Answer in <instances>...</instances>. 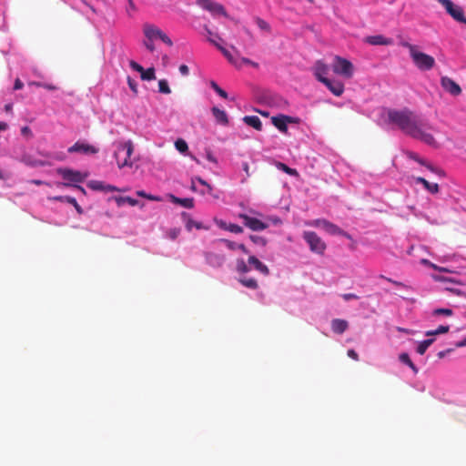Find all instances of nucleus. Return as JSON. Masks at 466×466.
Instances as JSON below:
<instances>
[{"mask_svg":"<svg viewBox=\"0 0 466 466\" xmlns=\"http://www.w3.org/2000/svg\"><path fill=\"white\" fill-rule=\"evenodd\" d=\"M388 117L390 123L395 124L406 135L433 147H439L433 135L430 133L435 128L428 119L408 108L389 110Z\"/></svg>","mask_w":466,"mask_h":466,"instance_id":"obj_1","label":"nucleus"},{"mask_svg":"<svg viewBox=\"0 0 466 466\" xmlns=\"http://www.w3.org/2000/svg\"><path fill=\"white\" fill-rule=\"evenodd\" d=\"M400 46L410 52V56L415 66L420 71H429L435 66V59L433 56L419 50V47L409 42L402 41Z\"/></svg>","mask_w":466,"mask_h":466,"instance_id":"obj_2","label":"nucleus"},{"mask_svg":"<svg viewBox=\"0 0 466 466\" xmlns=\"http://www.w3.org/2000/svg\"><path fill=\"white\" fill-rule=\"evenodd\" d=\"M116 149L114 152V157L116 160L119 168L132 167L136 159L132 158L134 153V144L131 140L116 143Z\"/></svg>","mask_w":466,"mask_h":466,"instance_id":"obj_3","label":"nucleus"},{"mask_svg":"<svg viewBox=\"0 0 466 466\" xmlns=\"http://www.w3.org/2000/svg\"><path fill=\"white\" fill-rule=\"evenodd\" d=\"M208 41L214 45L226 56L228 62L233 64L235 66L240 67L243 64H247L258 67V65L257 63L249 60L248 58L240 57L238 51H236V56H234L219 43L213 41L212 38H208Z\"/></svg>","mask_w":466,"mask_h":466,"instance_id":"obj_4","label":"nucleus"},{"mask_svg":"<svg viewBox=\"0 0 466 466\" xmlns=\"http://www.w3.org/2000/svg\"><path fill=\"white\" fill-rule=\"evenodd\" d=\"M332 69L335 74L342 76L345 78H351L354 73V66L352 63L339 56L334 57Z\"/></svg>","mask_w":466,"mask_h":466,"instance_id":"obj_5","label":"nucleus"},{"mask_svg":"<svg viewBox=\"0 0 466 466\" xmlns=\"http://www.w3.org/2000/svg\"><path fill=\"white\" fill-rule=\"evenodd\" d=\"M303 238L309 247L310 251L322 255L327 248L326 243L314 231H305Z\"/></svg>","mask_w":466,"mask_h":466,"instance_id":"obj_6","label":"nucleus"},{"mask_svg":"<svg viewBox=\"0 0 466 466\" xmlns=\"http://www.w3.org/2000/svg\"><path fill=\"white\" fill-rule=\"evenodd\" d=\"M446 10V12L457 22L466 25V17L462 7L453 4L451 0H436Z\"/></svg>","mask_w":466,"mask_h":466,"instance_id":"obj_7","label":"nucleus"},{"mask_svg":"<svg viewBox=\"0 0 466 466\" xmlns=\"http://www.w3.org/2000/svg\"><path fill=\"white\" fill-rule=\"evenodd\" d=\"M143 32L146 37L150 41L159 38L169 46L173 45L172 40L161 29L153 25L145 24L143 26Z\"/></svg>","mask_w":466,"mask_h":466,"instance_id":"obj_8","label":"nucleus"},{"mask_svg":"<svg viewBox=\"0 0 466 466\" xmlns=\"http://www.w3.org/2000/svg\"><path fill=\"white\" fill-rule=\"evenodd\" d=\"M197 5L201 8L208 11L213 15H221L225 17L228 16V13L225 7L219 3L214 2L212 0H197Z\"/></svg>","mask_w":466,"mask_h":466,"instance_id":"obj_9","label":"nucleus"},{"mask_svg":"<svg viewBox=\"0 0 466 466\" xmlns=\"http://www.w3.org/2000/svg\"><path fill=\"white\" fill-rule=\"evenodd\" d=\"M238 218L242 219L243 224L253 231H261L266 229L268 225L258 218L248 216L245 213H240Z\"/></svg>","mask_w":466,"mask_h":466,"instance_id":"obj_10","label":"nucleus"},{"mask_svg":"<svg viewBox=\"0 0 466 466\" xmlns=\"http://www.w3.org/2000/svg\"><path fill=\"white\" fill-rule=\"evenodd\" d=\"M57 173L69 182L81 183L87 177L86 174H82L80 171L69 169V168H59Z\"/></svg>","mask_w":466,"mask_h":466,"instance_id":"obj_11","label":"nucleus"},{"mask_svg":"<svg viewBox=\"0 0 466 466\" xmlns=\"http://www.w3.org/2000/svg\"><path fill=\"white\" fill-rule=\"evenodd\" d=\"M69 153H81L85 155H95L98 148L85 142L77 141L67 150Z\"/></svg>","mask_w":466,"mask_h":466,"instance_id":"obj_12","label":"nucleus"},{"mask_svg":"<svg viewBox=\"0 0 466 466\" xmlns=\"http://www.w3.org/2000/svg\"><path fill=\"white\" fill-rule=\"evenodd\" d=\"M441 85L442 88L452 96H459L461 94V86L451 78L442 76L441 78Z\"/></svg>","mask_w":466,"mask_h":466,"instance_id":"obj_13","label":"nucleus"},{"mask_svg":"<svg viewBox=\"0 0 466 466\" xmlns=\"http://www.w3.org/2000/svg\"><path fill=\"white\" fill-rule=\"evenodd\" d=\"M272 124L282 133H287L288 123H293V118L286 115H279L271 117Z\"/></svg>","mask_w":466,"mask_h":466,"instance_id":"obj_14","label":"nucleus"},{"mask_svg":"<svg viewBox=\"0 0 466 466\" xmlns=\"http://www.w3.org/2000/svg\"><path fill=\"white\" fill-rule=\"evenodd\" d=\"M204 257L207 263L213 268H220L224 265L226 258L222 254L215 252H205Z\"/></svg>","mask_w":466,"mask_h":466,"instance_id":"obj_15","label":"nucleus"},{"mask_svg":"<svg viewBox=\"0 0 466 466\" xmlns=\"http://www.w3.org/2000/svg\"><path fill=\"white\" fill-rule=\"evenodd\" d=\"M321 83L324 84L329 90L337 96H339L344 92V85L337 80L321 79Z\"/></svg>","mask_w":466,"mask_h":466,"instance_id":"obj_16","label":"nucleus"},{"mask_svg":"<svg viewBox=\"0 0 466 466\" xmlns=\"http://www.w3.org/2000/svg\"><path fill=\"white\" fill-rule=\"evenodd\" d=\"M366 41L373 46H390L393 43L391 38L385 37L381 35L368 36Z\"/></svg>","mask_w":466,"mask_h":466,"instance_id":"obj_17","label":"nucleus"},{"mask_svg":"<svg viewBox=\"0 0 466 466\" xmlns=\"http://www.w3.org/2000/svg\"><path fill=\"white\" fill-rule=\"evenodd\" d=\"M349 328V322L342 319H334L331 320V329L336 334L344 333Z\"/></svg>","mask_w":466,"mask_h":466,"instance_id":"obj_18","label":"nucleus"},{"mask_svg":"<svg viewBox=\"0 0 466 466\" xmlns=\"http://www.w3.org/2000/svg\"><path fill=\"white\" fill-rule=\"evenodd\" d=\"M249 265L253 266V268L260 272L261 274L268 276L269 274V269L267 265L263 264L258 258L255 256H250L248 259Z\"/></svg>","mask_w":466,"mask_h":466,"instance_id":"obj_19","label":"nucleus"},{"mask_svg":"<svg viewBox=\"0 0 466 466\" xmlns=\"http://www.w3.org/2000/svg\"><path fill=\"white\" fill-rule=\"evenodd\" d=\"M329 72V67L321 61H317L314 66V75L316 78L321 82V79H327L326 75Z\"/></svg>","mask_w":466,"mask_h":466,"instance_id":"obj_20","label":"nucleus"},{"mask_svg":"<svg viewBox=\"0 0 466 466\" xmlns=\"http://www.w3.org/2000/svg\"><path fill=\"white\" fill-rule=\"evenodd\" d=\"M88 186L95 190H101V191H107V192H113V191H122L121 189L117 188L115 186L112 185H106L101 181H90L88 183Z\"/></svg>","mask_w":466,"mask_h":466,"instance_id":"obj_21","label":"nucleus"},{"mask_svg":"<svg viewBox=\"0 0 466 466\" xmlns=\"http://www.w3.org/2000/svg\"><path fill=\"white\" fill-rule=\"evenodd\" d=\"M211 111L218 123L224 126H227L228 124V115L224 110H221L217 106H213Z\"/></svg>","mask_w":466,"mask_h":466,"instance_id":"obj_22","label":"nucleus"},{"mask_svg":"<svg viewBox=\"0 0 466 466\" xmlns=\"http://www.w3.org/2000/svg\"><path fill=\"white\" fill-rule=\"evenodd\" d=\"M169 199L174 203L180 205L187 208H194V199L192 198H177L172 194L169 195Z\"/></svg>","mask_w":466,"mask_h":466,"instance_id":"obj_23","label":"nucleus"},{"mask_svg":"<svg viewBox=\"0 0 466 466\" xmlns=\"http://www.w3.org/2000/svg\"><path fill=\"white\" fill-rule=\"evenodd\" d=\"M51 199L56 200V201L67 202V203H69V204L74 206V208H76V212L78 214H82L83 213V208L78 205V203L76 202V198H73V197H69V196H57V197L52 198Z\"/></svg>","mask_w":466,"mask_h":466,"instance_id":"obj_24","label":"nucleus"},{"mask_svg":"<svg viewBox=\"0 0 466 466\" xmlns=\"http://www.w3.org/2000/svg\"><path fill=\"white\" fill-rule=\"evenodd\" d=\"M243 121L245 124L252 127L256 130L260 131L262 129V122L257 116H246L243 117Z\"/></svg>","mask_w":466,"mask_h":466,"instance_id":"obj_25","label":"nucleus"},{"mask_svg":"<svg viewBox=\"0 0 466 466\" xmlns=\"http://www.w3.org/2000/svg\"><path fill=\"white\" fill-rule=\"evenodd\" d=\"M417 183L422 184L424 187L431 193H438L439 192V185L436 183H430L428 180L421 177H418L415 178Z\"/></svg>","mask_w":466,"mask_h":466,"instance_id":"obj_26","label":"nucleus"},{"mask_svg":"<svg viewBox=\"0 0 466 466\" xmlns=\"http://www.w3.org/2000/svg\"><path fill=\"white\" fill-rule=\"evenodd\" d=\"M114 199L118 207H122L125 204L134 207L138 204V201L131 197H114Z\"/></svg>","mask_w":466,"mask_h":466,"instance_id":"obj_27","label":"nucleus"},{"mask_svg":"<svg viewBox=\"0 0 466 466\" xmlns=\"http://www.w3.org/2000/svg\"><path fill=\"white\" fill-rule=\"evenodd\" d=\"M325 231L330 235H341L347 238H350V236L346 231H344L343 229H341L337 225L331 222L329 223V227Z\"/></svg>","mask_w":466,"mask_h":466,"instance_id":"obj_28","label":"nucleus"},{"mask_svg":"<svg viewBox=\"0 0 466 466\" xmlns=\"http://www.w3.org/2000/svg\"><path fill=\"white\" fill-rule=\"evenodd\" d=\"M182 217L186 222V228L188 231H190L193 227H195L198 229L202 228V225L198 222L194 221L187 212H182Z\"/></svg>","mask_w":466,"mask_h":466,"instance_id":"obj_29","label":"nucleus"},{"mask_svg":"<svg viewBox=\"0 0 466 466\" xmlns=\"http://www.w3.org/2000/svg\"><path fill=\"white\" fill-rule=\"evenodd\" d=\"M238 281L246 288L250 289H257L258 288V282L253 278H240Z\"/></svg>","mask_w":466,"mask_h":466,"instance_id":"obj_30","label":"nucleus"},{"mask_svg":"<svg viewBox=\"0 0 466 466\" xmlns=\"http://www.w3.org/2000/svg\"><path fill=\"white\" fill-rule=\"evenodd\" d=\"M399 359H400V360L402 363H404V364L408 365V366L412 370V371H413L415 374H416V373H418V368H417V367L414 365V363L411 361V360H410V356H409V354H408V353H406V352L401 353V354L399 356Z\"/></svg>","mask_w":466,"mask_h":466,"instance_id":"obj_31","label":"nucleus"},{"mask_svg":"<svg viewBox=\"0 0 466 466\" xmlns=\"http://www.w3.org/2000/svg\"><path fill=\"white\" fill-rule=\"evenodd\" d=\"M140 76L142 80L151 81L156 79V74L154 67H149L147 69H144L140 72Z\"/></svg>","mask_w":466,"mask_h":466,"instance_id":"obj_32","label":"nucleus"},{"mask_svg":"<svg viewBox=\"0 0 466 466\" xmlns=\"http://www.w3.org/2000/svg\"><path fill=\"white\" fill-rule=\"evenodd\" d=\"M433 341L434 339H428L421 341L417 347V352L420 355H423L426 352L427 349L433 343Z\"/></svg>","mask_w":466,"mask_h":466,"instance_id":"obj_33","label":"nucleus"},{"mask_svg":"<svg viewBox=\"0 0 466 466\" xmlns=\"http://www.w3.org/2000/svg\"><path fill=\"white\" fill-rule=\"evenodd\" d=\"M255 22L258 25V27L262 30V31H265L267 33H270L271 32V26L269 25V24L265 21L264 19L260 18V17H256L255 18Z\"/></svg>","mask_w":466,"mask_h":466,"instance_id":"obj_34","label":"nucleus"},{"mask_svg":"<svg viewBox=\"0 0 466 466\" xmlns=\"http://www.w3.org/2000/svg\"><path fill=\"white\" fill-rule=\"evenodd\" d=\"M175 147H176V149L177 151H179L182 154L187 153V150H188V147H187V142L184 139H182V138H178V139L176 140Z\"/></svg>","mask_w":466,"mask_h":466,"instance_id":"obj_35","label":"nucleus"},{"mask_svg":"<svg viewBox=\"0 0 466 466\" xmlns=\"http://www.w3.org/2000/svg\"><path fill=\"white\" fill-rule=\"evenodd\" d=\"M409 157L410 158L417 161L418 163H420V165H423L425 166L427 168H429L430 170L431 171H434V168L431 165V164H428L426 163L422 158H420L416 153H413V152H410L409 153Z\"/></svg>","mask_w":466,"mask_h":466,"instance_id":"obj_36","label":"nucleus"},{"mask_svg":"<svg viewBox=\"0 0 466 466\" xmlns=\"http://www.w3.org/2000/svg\"><path fill=\"white\" fill-rule=\"evenodd\" d=\"M237 271L238 273L244 274L249 271L248 266L246 264L244 259L239 258L237 260V266H236Z\"/></svg>","mask_w":466,"mask_h":466,"instance_id":"obj_37","label":"nucleus"},{"mask_svg":"<svg viewBox=\"0 0 466 466\" xmlns=\"http://www.w3.org/2000/svg\"><path fill=\"white\" fill-rule=\"evenodd\" d=\"M249 239L256 245L265 247L268 243L267 239L263 237L257 235H250Z\"/></svg>","mask_w":466,"mask_h":466,"instance_id":"obj_38","label":"nucleus"},{"mask_svg":"<svg viewBox=\"0 0 466 466\" xmlns=\"http://www.w3.org/2000/svg\"><path fill=\"white\" fill-rule=\"evenodd\" d=\"M158 88H159L160 93H163V94H170L171 93L168 83L166 79H161L158 81Z\"/></svg>","mask_w":466,"mask_h":466,"instance_id":"obj_39","label":"nucleus"},{"mask_svg":"<svg viewBox=\"0 0 466 466\" xmlns=\"http://www.w3.org/2000/svg\"><path fill=\"white\" fill-rule=\"evenodd\" d=\"M432 314L434 316L444 315L450 317L453 314V311L451 309H436L433 310Z\"/></svg>","mask_w":466,"mask_h":466,"instance_id":"obj_40","label":"nucleus"},{"mask_svg":"<svg viewBox=\"0 0 466 466\" xmlns=\"http://www.w3.org/2000/svg\"><path fill=\"white\" fill-rule=\"evenodd\" d=\"M137 196L145 198H147L148 200L161 201V198L160 197L147 194L145 191H137Z\"/></svg>","mask_w":466,"mask_h":466,"instance_id":"obj_41","label":"nucleus"},{"mask_svg":"<svg viewBox=\"0 0 466 466\" xmlns=\"http://www.w3.org/2000/svg\"><path fill=\"white\" fill-rule=\"evenodd\" d=\"M218 242L224 243L226 245V247L230 250L237 249L238 245L236 242H233V241H230V240H228L225 238L218 239Z\"/></svg>","mask_w":466,"mask_h":466,"instance_id":"obj_42","label":"nucleus"},{"mask_svg":"<svg viewBox=\"0 0 466 466\" xmlns=\"http://www.w3.org/2000/svg\"><path fill=\"white\" fill-rule=\"evenodd\" d=\"M278 167L279 169L283 170L284 172H286L289 175H298V172L296 169L290 168L283 163H279Z\"/></svg>","mask_w":466,"mask_h":466,"instance_id":"obj_43","label":"nucleus"},{"mask_svg":"<svg viewBox=\"0 0 466 466\" xmlns=\"http://www.w3.org/2000/svg\"><path fill=\"white\" fill-rule=\"evenodd\" d=\"M227 230L232 232V233H236V234H240L243 232V228L242 227L237 225V224H228V227L227 228Z\"/></svg>","mask_w":466,"mask_h":466,"instance_id":"obj_44","label":"nucleus"},{"mask_svg":"<svg viewBox=\"0 0 466 466\" xmlns=\"http://www.w3.org/2000/svg\"><path fill=\"white\" fill-rule=\"evenodd\" d=\"M22 161L24 163H25L26 165L33 166V167L43 165L42 162H40V161L31 160V158L29 157H27V156H24L22 157Z\"/></svg>","mask_w":466,"mask_h":466,"instance_id":"obj_45","label":"nucleus"},{"mask_svg":"<svg viewBox=\"0 0 466 466\" xmlns=\"http://www.w3.org/2000/svg\"><path fill=\"white\" fill-rule=\"evenodd\" d=\"M127 84L129 88L133 91L135 95L137 94V82L131 78L130 76H127Z\"/></svg>","mask_w":466,"mask_h":466,"instance_id":"obj_46","label":"nucleus"},{"mask_svg":"<svg viewBox=\"0 0 466 466\" xmlns=\"http://www.w3.org/2000/svg\"><path fill=\"white\" fill-rule=\"evenodd\" d=\"M32 85H35L36 86H40V87H44L47 90H56L57 89V87L52 84H45V83H40V82H34L32 83Z\"/></svg>","mask_w":466,"mask_h":466,"instance_id":"obj_47","label":"nucleus"},{"mask_svg":"<svg viewBox=\"0 0 466 466\" xmlns=\"http://www.w3.org/2000/svg\"><path fill=\"white\" fill-rule=\"evenodd\" d=\"M179 234H180V229L177 228H171L167 231L168 238L173 240L176 239Z\"/></svg>","mask_w":466,"mask_h":466,"instance_id":"obj_48","label":"nucleus"},{"mask_svg":"<svg viewBox=\"0 0 466 466\" xmlns=\"http://www.w3.org/2000/svg\"><path fill=\"white\" fill-rule=\"evenodd\" d=\"M385 279L388 281V282H390L392 283L393 285H395L396 287H401L403 289H410L411 288L402 282H400V281H396V280H393L390 278H385Z\"/></svg>","mask_w":466,"mask_h":466,"instance_id":"obj_49","label":"nucleus"},{"mask_svg":"<svg viewBox=\"0 0 466 466\" xmlns=\"http://www.w3.org/2000/svg\"><path fill=\"white\" fill-rule=\"evenodd\" d=\"M129 66H130V67H131L133 70H135V71H137V72H138V73H140L141 71H143V66H140L138 63H137V62H136V61H134V60H131V61L129 62Z\"/></svg>","mask_w":466,"mask_h":466,"instance_id":"obj_50","label":"nucleus"},{"mask_svg":"<svg viewBox=\"0 0 466 466\" xmlns=\"http://www.w3.org/2000/svg\"><path fill=\"white\" fill-rule=\"evenodd\" d=\"M341 297L343 298V299L345 301H349L350 299H359V297L356 294H353V293H345V294H342Z\"/></svg>","mask_w":466,"mask_h":466,"instance_id":"obj_51","label":"nucleus"},{"mask_svg":"<svg viewBox=\"0 0 466 466\" xmlns=\"http://www.w3.org/2000/svg\"><path fill=\"white\" fill-rule=\"evenodd\" d=\"M449 330H450V327L448 325H446V326L441 325L438 329H436V332L438 333V335L445 334V333L449 332Z\"/></svg>","mask_w":466,"mask_h":466,"instance_id":"obj_52","label":"nucleus"},{"mask_svg":"<svg viewBox=\"0 0 466 466\" xmlns=\"http://www.w3.org/2000/svg\"><path fill=\"white\" fill-rule=\"evenodd\" d=\"M21 133L23 136L27 137L29 138L32 137V136H33L32 131L29 128V127H23L21 129Z\"/></svg>","mask_w":466,"mask_h":466,"instance_id":"obj_53","label":"nucleus"},{"mask_svg":"<svg viewBox=\"0 0 466 466\" xmlns=\"http://www.w3.org/2000/svg\"><path fill=\"white\" fill-rule=\"evenodd\" d=\"M347 354L350 359H352L354 360H359V355L354 350H352V349L349 350Z\"/></svg>","mask_w":466,"mask_h":466,"instance_id":"obj_54","label":"nucleus"},{"mask_svg":"<svg viewBox=\"0 0 466 466\" xmlns=\"http://www.w3.org/2000/svg\"><path fill=\"white\" fill-rule=\"evenodd\" d=\"M197 180H198L201 185H203V186L207 187V188H208V193H211V191H212V189H213V188H212V187H211V186H210L207 181H205V180H204V179H202L201 177H197Z\"/></svg>","mask_w":466,"mask_h":466,"instance_id":"obj_55","label":"nucleus"},{"mask_svg":"<svg viewBox=\"0 0 466 466\" xmlns=\"http://www.w3.org/2000/svg\"><path fill=\"white\" fill-rule=\"evenodd\" d=\"M179 72L182 76H187L189 73V68L187 65H181L179 66Z\"/></svg>","mask_w":466,"mask_h":466,"instance_id":"obj_56","label":"nucleus"},{"mask_svg":"<svg viewBox=\"0 0 466 466\" xmlns=\"http://www.w3.org/2000/svg\"><path fill=\"white\" fill-rule=\"evenodd\" d=\"M207 159L212 163H218L217 158L213 156V154L210 151L207 152Z\"/></svg>","mask_w":466,"mask_h":466,"instance_id":"obj_57","label":"nucleus"},{"mask_svg":"<svg viewBox=\"0 0 466 466\" xmlns=\"http://www.w3.org/2000/svg\"><path fill=\"white\" fill-rule=\"evenodd\" d=\"M205 31L208 35V38H212V36H214L215 38H218L220 41L222 40L218 35H214L208 26H205Z\"/></svg>","mask_w":466,"mask_h":466,"instance_id":"obj_58","label":"nucleus"},{"mask_svg":"<svg viewBox=\"0 0 466 466\" xmlns=\"http://www.w3.org/2000/svg\"><path fill=\"white\" fill-rule=\"evenodd\" d=\"M23 86H24L23 82L19 78H17L15 81L14 89L15 90L21 89L23 87Z\"/></svg>","mask_w":466,"mask_h":466,"instance_id":"obj_59","label":"nucleus"},{"mask_svg":"<svg viewBox=\"0 0 466 466\" xmlns=\"http://www.w3.org/2000/svg\"><path fill=\"white\" fill-rule=\"evenodd\" d=\"M422 264L431 268H437V265L431 263L430 260L426 259V258H423L421 259L420 261Z\"/></svg>","mask_w":466,"mask_h":466,"instance_id":"obj_60","label":"nucleus"},{"mask_svg":"<svg viewBox=\"0 0 466 466\" xmlns=\"http://www.w3.org/2000/svg\"><path fill=\"white\" fill-rule=\"evenodd\" d=\"M216 93H217L219 96H221L222 98H228V93H227L225 90H223L221 87H219V88L216 91Z\"/></svg>","mask_w":466,"mask_h":466,"instance_id":"obj_61","label":"nucleus"},{"mask_svg":"<svg viewBox=\"0 0 466 466\" xmlns=\"http://www.w3.org/2000/svg\"><path fill=\"white\" fill-rule=\"evenodd\" d=\"M145 46L147 47V49H148L150 52H153L155 50V46L154 44L152 43V41H148V42H145Z\"/></svg>","mask_w":466,"mask_h":466,"instance_id":"obj_62","label":"nucleus"},{"mask_svg":"<svg viewBox=\"0 0 466 466\" xmlns=\"http://www.w3.org/2000/svg\"><path fill=\"white\" fill-rule=\"evenodd\" d=\"M455 347L456 348L466 347V337L462 340H460V341L456 342L455 343Z\"/></svg>","mask_w":466,"mask_h":466,"instance_id":"obj_63","label":"nucleus"},{"mask_svg":"<svg viewBox=\"0 0 466 466\" xmlns=\"http://www.w3.org/2000/svg\"><path fill=\"white\" fill-rule=\"evenodd\" d=\"M218 226L220 228H223L225 230H227V228L228 227V224H227L226 222L220 220L218 221Z\"/></svg>","mask_w":466,"mask_h":466,"instance_id":"obj_64","label":"nucleus"}]
</instances>
